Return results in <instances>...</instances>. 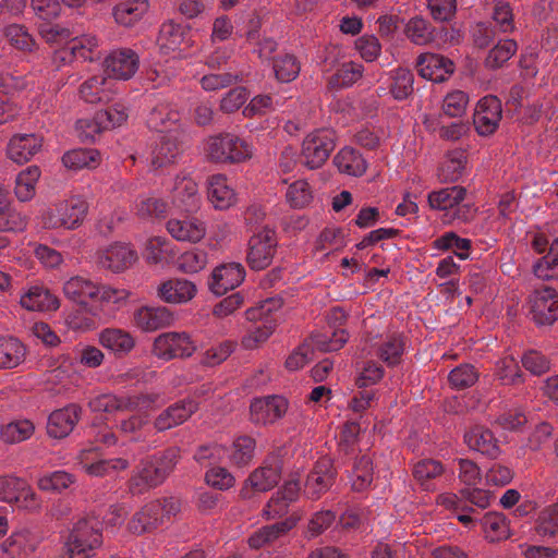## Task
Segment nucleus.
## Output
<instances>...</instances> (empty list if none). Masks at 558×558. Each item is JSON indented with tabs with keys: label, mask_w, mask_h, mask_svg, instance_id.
<instances>
[{
	"label": "nucleus",
	"mask_w": 558,
	"mask_h": 558,
	"mask_svg": "<svg viewBox=\"0 0 558 558\" xmlns=\"http://www.w3.org/2000/svg\"><path fill=\"white\" fill-rule=\"evenodd\" d=\"M208 198L218 209H226L234 204L235 194L225 175L215 174L208 179Z\"/></svg>",
	"instance_id": "obj_35"
},
{
	"label": "nucleus",
	"mask_w": 558,
	"mask_h": 558,
	"mask_svg": "<svg viewBox=\"0 0 558 558\" xmlns=\"http://www.w3.org/2000/svg\"><path fill=\"white\" fill-rule=\"evenodd\" d=\"M404 338L402 335L393 333L387 337L377 349L378 357L388 366L398 365L404 352Z\"/></svg>",
	"instance_id": "obj_47"
},
{
	"label": "nucleus",
	"mask_w": 558,
	"mask_h": 558,
	"mask_svg": "<svg viewBox=\"0 0 558 558\" xmlns=\"http://www.w3.org/2000/svg\"><path fill=\"white\" fill-rule=\"evenodd\" d=\"M195 350L196 345L186 332H163L153 344V353L165 361L191 356Z\"/></svg>",
	"instance_id": "obj_12"
},
{
	"label": "nucleus",
	"mask_w": 558,
	"mask_h": 558,
	"mask_svg": "<svg viewBox=\"0 0 558 558\" xmlns=\"http://www.w3.org/2000/svg\"><path fill=\"white\" fill-rule=\"evenodd\" d=\"M316 349L325 352L340 350L348 341V333L344 329L331 330L330 333H316L312 337Z\"/></svg>",
	"instance_id": "obj_59"
},
{
	"label": "nucleus",
	"mask_w": 558,
	"mask_h": 558,
	"mask_svg": "<svg viewBox=\"0 0 558 558\" xmlns=\"http://www.w3.org/2000/svg\"><path fill=\"white\" fill-rule=\"evenodd\" d=\"M198 409L193 399L180 400L160 412L155 418L154 426L158 432H165L184 423Z\"/></svg>",
	"instance_id": "obj_24"
},
{
	"label": "nucleus",
	"mask_w": 558,
	"mask_h": 558,
	"mask_svg": "<svg viewBox=\"0 0 558 558\" xmlns=\"http://www.w3.org/2000/svg\"><path fill=\"white\" fill-rule=\"evenodd\" d=\"M338 471L328 457L318 459L307 473L303 485V494L311 500H318L335 484Z\"/></svg>",
	"instance_id": "obj_9"
},
{
	"label": "nucleus",
	"mask_w": 558,
	"mask_h": 558,
	"mask_svg": "<svg viewBox=\"0 0 558 558\" xmlns=\"http://www.w3.org/2000/svg\"><path fill=\"white\" fill-rule=\"evenodd\" d=\"M205 154L208 160L217 163H239L252 157L250 145L231 133L209 136L206 141Z\"/></svg>",
	"instance_id": "obj_4"
},
{
	"label": "nucleus",
	"mask_w": 558,
	"mask_h": 558,
	"mask_svg": "<svg viewBox=\"0 0 558 558\" xmlns=\"http://www.w3.org/2000/svg\"><path fill=\"white\" fill-rule=\"evenodd\" d=\"M87 211V202L73 196L47 208L41 215V223L46 229L74 230L83 223Z\"/></svg>",
	"instance_id": "obj_5"
},
{
	"label": "nucleus",
	"mask_w": 558,
	"mask_h": 558,
	"mask_svg": "<svg viewBox=\"0 0 558 558\" xmlns=\"http://www.w3.org/2000/svg\"><path fill=\"white\" fill-rule=\"evenodd\" d=\"M338 170L349 175H362L366 170V162L362 155L352 147L342 148L333 158Z\"/></svg>",
	"instance_id": "obj_38"
},
{
	"label": "nucleus",
	"mask_w": 558,
	"mask_h": 558,
	"mask_svg": "<svg viewBox=\"0 0 558 558\" xmlns=\"http://www.w3.org/2000/svg\"><path fill=\"white\" fill-rule=\"evenodd\" d=\"M501 101L493 95L483 97L476 105L473 124L482 136L493 134L501 120Z\"/></svg>",
	"instance_id": "obj_16"
},
{
	"label": "nucleus",
	"mask_w": 558,
	"mask_h": 558,
	"mask_svg": "<svg viewBox=\"0 0 558 558\" xmlns=\"http://www.w3.org/2000/svg\"><path fill=\"white\" fill-rule=\"evenodd\" d=\"M173 198L179 201L186 211H195L198 208V186L190 178L177 179L173 187Z\"/></svg>",
	"instance_id": "obj_41"
},
{
	"label": "nucleus",
	"mask_w": 558,
	"mask_h": 558,
	"mask_svg": "<svg viewBox=\"0 0 558 558\" xmlns=\"http://www.w3.org/2000/svg\"><path fill=\"white\" fill-rule=\"evenodd\" d=\"M289 402L282 396H267L255 399L251 403V420L256 424H274L282 418L288 411Z\"/></svg>",
	"instance_id": "obj_17"
},
{
	"label": "nucleus",
	"mask_w": 558,
	"mask_h": 558,
	"mask_svg": "<svg viewBox=\"0 0 558 558\" xmlns=\"http://www.w3.org/2000/svg\"><path fill=\"white\" fill-rule=\"evenodd\" d=\"M174 317L165 306H142L134 313L135 326L144 332L170 327Z\"/></svg>",
	"instance_id": "obj_25"
},
{
	"label": "nucleus",
	"mask_w": 558,
	"mask_h": 558,
	"mask_svg": "<svg viewBox=\"0 0 558 558\" xmlns=\"http://www.w3.org/2000/svg\"><path fill=\"white\" fill-rule=\"evenodd\" d=\"M282 468L283 461L279 456H268L264 463L253 471L246 480V485L241 490L242 497H251L248 486L258 493H265L272 489L281 480Z\"/></svg>",
	"instance_id": "obj_10"
},
{
	"label": "nucleus",
	"mask_w": 558,
	"mask_h": 558,
	"mask_svg": "<svg viewBox=\"0 0 558 558\" xmlns=\"http://www.w3.org/2000/svg\"><path fill=\"white\" fill-rule=\"evenodd\" d=\"M0 499L27 510L38 507L36 494L28 484L23 478L12 475L0 476Z\"/></svg>",
	"instance_id": "obj_15"
},
{
	"label": "nucleus",
	"mask_w": 558,
	"mask_h": 558,
	"mask_svg": "<svg viewBox=\"0 0 558 558\" xmlns=\"http://www.w3.org/2000/svg\"><path fill=\"white\" fill-rule=\"evenodd\" d=\"M301 519L302 512L293 511L284 520L256 530L248 538L250 547L258 549L275 544L294 529Z\"/></svg>",
	"instance_id": "obj_18"
},
{
	"label": "nucleus",
	"mask_w": 558,
	"mask_h": 558,
	"mask_svg": "<svg viewBox=\"0 0 558 558\" xmlns=\"http://www.w3.org/2000/svg\"><path fill=\"white\" fill-rule=\"evenodd\" d=\"M184 133H169L160 137L151 153V165L158 169L177 161L184 146Z\"/></svg>",
	"instance_id": "obj_20"
},
{
	"label": "nucleus",
	"mask_w": 558,
	"mask_h": 558,
	"mask_svg": "<svg viewBox=\"0 0 558 558\" xmlns=\"http://www.w3.org/2000/svg\"><path fill=\"white\" fill-rule=\"evenodd\" d=\"M40 178V169L37 166H31L21 171L15 179L14 193L19 201H31L36 193V183Z\"/></svg>",
	"instance_id": "obj_43"
},
{
	"label": "nucleus",
	"mask_w": 558,
	"mask_h": 558,
	"mask_svg": "<svg viewBox=\"0 0 558 558\" xmlns=\"http://www.w3.org/2000/svg\"><path fill=\"white\" fill-rule=\"evenodd\" d=\"M99 341L102 347L122 356L128 354L135 345L134 338L128 331L107 328L100 332Z\"/></svg>",
	"instance_id": "obj_34"
},
{
	"label": "nucleus",
	"mask_w": 558,
	"mask_h": 558,
	"mask_svg": "<svg viewBox=\"0 0 558 558\" xmlns=\"http://www.w3.org/2000/svg\"><path fill=\"white\" fill-rule=\"evenodd\" d=\"M21 305L28 311L50 312L59 307L58 299L44 287L34 286L21 296Z\"/></svg>",
	"instance_id": "obj_33"
},
{
	"label": "nucleus",
	"mask_w": 558,
	"mask_h": 558,
	"mask_svg": "<svg viewBox=\"0 0 558 558\" xmlns=\"http://www.w3.org/2000/svg\"><path fill=\"white\" fill-rule=\"evenodd\" d=\"M168 202L157 196L142 198L136 204V215L142 220L163 219L169 213Z\"/></svg>",
	"instance_id": "obj_49"
},
{
	"label": "nucleus",
	"mask_w": 558,
	"mask_h": 558,
	"mask_svg": "<svg viewBox=\"0 0 558 558\" xmlns=\"http://www.w3.org/2000/svg\"><path fill=\"white\" fill-rule=\"evenodd\" d=\"M535 530L542 537H554L558 534V501L539 512Z\"/></svg>",
	"instance_id": "obj_56"
},
{
	"label": "nucleus",
	"mask_w": 558,
	"mask_h": 558,
	"mask_svg": "<svg viewBox=\"0 0 558 558\" xmlns=\"http://www.w3.org/2000/svg\"><path fill=\"white\" fill-rule=\"evenodd\" d=\"M107 71L120 80L131 78L138 69L137 53L130 48L113 50L105 60Z\"/></svg>",
	"instance_id": "obj_26"
},
{
	"label": "nucleus",
	"mask_w": 558,
	"mask_h": 558,
	"mask_svg": "<svg viewBox=\"0 0 558 558\" xmlns=\"http://www.w3.org/2000/svg\"><path fill=\"white\" fill-rule=\"evenodd\" d=\"M181 510V501L175 497L153 500L135 512L128 523L131 533L142 535L150 533L162 525Z\"/></svg>",
	"instance_id": "obj_2"
},
{
	"label": "nucleus",
	"mask_w": 558,
	"mask_h": 558,
	"mask_svg": "<svg viewBox=\"0 0 558 558\" xmlns=\"http://www.w3.org/2000/svg\"><path fill=\"white\" fill-rule=\"evenodd\" d=\"M167 230L175 240L193 243L201 241L206 234L204 222L195 217L170 219Z\"/></svg>",
	"instance_id": "obj_29"
},
{
	"label": "nucleus",
	"mask_w": 558,
	"mask_h": 558,
	"mask_svg": "<svg viewBox=\"0 0 558 558\" xmlns=\"http://www.w3.org/2000/svg\"><path fill=\"white\" fill-rule=\"evenodd\" d=\"M277 239L274 230L264 228L254 234L248 242L247 264L253 270L267 268L274 258Z\"/></svg>",
	"instance_id": "obj_14"
},
{
	"label": "nucleus",
	"mask_w": 558,
	"mask_h": 558,
	"mask_svg": "<svg viewBox=\"0 0 558 558\" xmlns=\"http://www.w3.org/2000/svg\"><path fill=\"white\" fill-rule=\"evenodd\" d=\"M518 45L513 39L499 40L488 52L484 60V65L489 70H497L504 66L508 60L517 52Z\"/></svg>",
	"instance_id": "obj_45"
},
{
	"label": "nucleus",
	"mask_w": 558,
	"mask_h": 558,
	"mask_svg": "<svg viewBox=\"0 0 558 558\" xmlns=\"http://www.w3.org/2000/svg\"><path fill=\"white\" fill-rule=\"evenodd\" d=\"M82 469L90 476L104 477L113 475L120 471L126 470L130 465L129 461L123 458L100 459L89 462L85 454L81 458Z\"/></svg>",
	"instance_id": "obj_37"
},
{
	"label": "nucleus",
	"mask_w": 558,
	"mask_h": 558,
	"mask_svg": "<svg viewBox=\"0 0 558 558\" xmlns=\"http://www.w3.org/2000/svg\"><path fill=\"white\" fill-rule=\"evenodd\" d=\"M43 137L32 134H15L7 145V156L17 165L28 162L41 148Z\"/></svg>",
	"instance_id": "obj_23"
},
{
	"label": "nucleus",
	"mask_w": 558,
	"mask_h": 558,
	"mask_svg": "<svg viewBox=\"0 0 558 558\" xmlns=\"http://www.w3.org/2000/svg\"><path fill=\"white\" fill-rule=\"evenodd\" d=\"M102 542V522L95 515L82 517L61 535V557L92 558Z\"/></svg>",
	"instance_id": "obj_1"
},
{
	"label": "nucleus",
	"mask_w": 558,
	"mask_h": 558,
	"mask_svg": "<svg viewBox=\"0 0 558 558\" xmlns=\"http://www.w3.org/2000/svg\"><path fill=\"white\" fill-rule=\"evenodd\" d=\"M363 72L364 66L362 64L352 61L345 62L330 76L328 84L332 88L349 87L362 77Z\"/></svg>",
	"instance_id": "obj_52"
},
{
	"label": "nucleus",
	"mask_w": 558,
	"mask_h": 558,
	"mask_svg": "<svg viewBox=\"0 0 558 558\" xmlns=\"http://www.w3.org/2000/svg\"><path fill=\"white\" fill-rule=\"evenodd\" d=\"M81 98L88 104L109 102L113 97L112 80L95 75L80 86Z\"/></svg>",
	"instance_id": "obj_27"
},
{
	"label": "nucleus",
	"mask_w": 558,
	"mask_h": 558,
	"mask_svg": "<svg viewBox=\"0 0 558 558\" xmlns=\"http://www.w3.org/2000/svg\"><path fill=\"white\" fill-rule=\"evenodd\" d=\"M138 259L136 251L126 243L114 242L97 251L96 263L112 274H121L131 268Z\"/></svg>",
	"instance_id": "obj_13"
},
{
	"label": "nucleus",
	"mask_w": 558,
	"mask_h": 558,
	"mask_svg": "<svg viewBox=\"0 0 558 558\" xmlns=\"http://www.w3.org/2000/svg\"><path fill=\"white\" fill-rule=\"evenodd\" d=\"M405 35L415 45H426L434 38L429 22L421 16H414L405 25Z\"/></svg>",
	"instance_id": "obj_53"
},
{
	"label": "nucleus",
	"mask_w": 558,
	"mask_h": 558,
	"mask_svg": "<svg viewBox=\"0 0 558 558\" xmlns=\"http://www.w3.org/2000/svg\"><path fill=\"white\" fill-rule=\"evenodd\" d=\"M352 489L355 492L365 490L373 481V466L371 458L361 456L354 461L350 474Z\"/></svg>",
	"instance_id": "obj_51"
},
{
	"label": "nucleus",
	"mask_w": 558,
	"mask_h": 558,
	"mask_svg": "<svg viewBox=\"0 0 558 558\" xmlns=\"http://www.w3.org/2000/svg\"><path fill=\"white\" fill-rule=\"evenodd\" d=\"M74 483V475L59 470L40 476L38 480V487L46 492L61 493Z\"/></svg>",
	"instance_id": "obj_54"
},
{
	"label": "nucleus",
	"mask_w": 558,
	"mask_h": 558,
	"mask_svg": "<svg viewBox=\"0 0 558 558\" xmlns=\"http://www.w3.org/2000/svg\"><path fill=\"white\" fill-rule=\"evenodd\" d=\"M439 250H453L459 259H465L469 256L471 241L458 236L454 232H447L434 242Z\"/></svg>",
	"instance_id": "obj_62"
},
{
	"label": "nucleus",
	"mask_w": 558,
	"mask_h": 558,
	"mask_svg": "<svg viewBox=\"0 0 558 558\" xmlns=\"http://www.w3.org/2000/svg\"><path fill=\"white\" fill-rule=\"evenodd\" d=\"M477 379L478 373L471 364H461L454 367L448 375L450 386L458 390L470 388Z\"/></svg>",
	"instance_id": "obj_61"
},
{
	"label": "nucleus",
	"mask_w": 558,
	"mask_h": 558,
	"mask_svg": "<svg viewBox=\"0 0 558 558\" xmlns=\"http://www.w3.org/2000/svg\"><path fill=\"white\" fill-rule=\"evenodd\" d=\"M416 68L422 77L442 83L453 73L454 63L445 56L427 52L417 57Z\"/></svg>",
	"instance_id": "obj_19"
},
{
	"label": "nucleus",
	"mask_w": 558,
	"mask_h": 558,
	"mask_svg": "<svg viewBox=\"0 0 558 558\" xmlns=\"http://www.w3.org/2000/svg\"><path fill=\"white\" fill-rule=\"evenodd\" d=\"M100 155L95 149H73L65 153L62 157L64 167L72 170H80L84 168L93 169L99 163Z\"/></svg>",
	"instance_id": "obj_48"
},
{
	"label": "nucleus",
	"mask_w": 558,
	"mask_h": 558,
	"mask_svg": "<svg viewBox=\"0 0 558 558\" xmlns=\"http://www.w3.org/2000/svg\"><path fill=\"white\" fill-rule=\"evenodd\" d=\"M335 146L333 131L317 130L303 140L301 160L307 168L318 169L328 160Z\"/></svg>",
	"instance_id": "obj_8"
},
{
	"label": "nucleus",
	"mask_w": 558,
	"mask_h": 558,
	"mask_svg": "<svg viewBox=\"0 0 558 558\" xmlns=\"http://www.w3.org/2000/svg\"><path fill=\"white\" fill-rule=\"evenodd\" d=\"M299 481H288L282 488L277 490L263 510V515L267 520L282 518L288 514L289 506L296 501L300 494Z\"/></svg>",
	"instance_id": "obj_21"
},
{
	"label": "nucleus",
	"mask_w": 558,
	"mask_h": 558,
	"mask_svg": "<svg viewBox=\"0 0 558 558\" xmlns=\"http://www.w3.org/2000/svg\"><path fill=\"white\" fill-rule=\"evenodd\" d=\"M148 8L147 0H125L113 8L112 15L119 25L132 27L143 19Z\"/></svg>",
	"instance_id": "obj_32"
},
{
	"label": "nucleus",
	"mask_w": 558,
	"mask_h": 558,
	"mask_svg": "<svg viewBox=\"0 0 558 558\" xmlns=\"http://www.w3.org/2000/svg\"><path fill=\"white\" fill-rule=\"evenodd\" d=\"M63 291L70 300L78 304L98 302L100 304L120 305L130 295L125 289L97 284L95 281H64Z\"/></svg>",
	"instance_id": "obj_3"
},
{
	"label": "nucleus",
	"mask_w": 558,
	"mask_h": 558,
	"mask_svg": "<svg viewBox=\"0 0 558 558\" xmlns=\"http://www.w3.org/2000/svg\"><path fill=\"white\" fill-rule=\"evenodd\" d=\"M196 291L193 281H162L157 288L158 296L171 304L189 302L195 296Z\"/></svg>",
	"instance_id": "obj_31"
},
{
	"label": "nucleus",
	"mask_w": 558,
	"mask_h": 558,
	"mask_svg": "<svg viewBox=\"0 0 558 558\" xmlns=\"http://www.w3.org/2000/svg\"><path fill=\"white\" fill-rule=\"evenodd\" d=\"M413 73L408 69L399 68L395 72L390 93L396 99H405L413 93Z\"/></svg>",
	"instance_id": "obj_64"
},
{
	"label": "nucleus",
	"mask_w": 558,
	"mask_h": 558,
	"mask_svg": "<svg viewBox=\"0 0 558 558\" xmlns=\"http://www.w3.org/2000/svg\"><path fill=\"white\" fill-rule=\"evenodd\" d=\"M442 472L441 463L432 459L421 460L413 466V476L425 490L434 489L433 481L439 477Z\"/></svg>",
	"instance_id": "obj_46"
},
{
	"label": "nucleus",
	"mask_w": 558,
	"mask_h": 558,
	"mask_svg": "<svg viewBox=\"0 0 558 558\" xmlns=\"http://www.w3.org/2000/svg\"><path fill=\"white\" fill-rule=\"evenodd\" d=\"M532 320L538 326H551L558 320V292L544 287L536 289L529 298Z\"/></svg>",
	"instance_id": "obj_11"
},
{
	"label": "nucleus",
	"mask_w": 558,
	"mask_h": 558,
	"mask_svg": "<svg viewBox=\"0 0 558 558\" xmlns=\"http://www.w3.org/2000/svg\"><path fill=\"white\" fill-rule=\"evenodd\" d=\"M166 478H162L151 459L144 461L137 472L131 477L129 489L132 495H142L160 485Z\"/></svg>",
	"instance_id": "obj_30"
},
{
	"label": "nucleus",
	"mask_w": 558,
	"mask_h": 558,
	"mask_svg": "<svg viewBox=\"0 0 558 558\" xmlns=\"http://www.w3.org/2000/svg\"><path fill=\"white\" fill-rule=\"evenodd\" d=\"M256 442L250 436L238 437L232 445L230 453L231 462L236 466H243L248 464L255 453Z\"/></svg>",
	"instance_id": "obj_55"
},
{
	"label": "nucleus",
	"mask_w": 558,
	"mask_h": 558,
	"mask_svg": "<svg viewBox=\"0 0 558 558\" xmlns=\"http://www.w3.org/2000/svg\"><path fill=\"white\" fill-rule=\"evenodd\" d=\"M27 218L17 211L8 201V195L0 190V231L19 232L26 228Z\"/></svg>",
	"instance_id": "obj_36"
},
{
	"label": "nucleus",
	"mask_w": 558,
	"mask_h": 558,
	"mask_svg": "<svg viewBox=\"0 0 558 558\" xmlns=\"http://www.w3.org/2000/svg\"><path fill=\"white\" fill-rule=\"evenodd\" d=\"M486 537L492 541H499L509 536V526L506 517L499 512H487L480 519Z\"/></svg>",
	"instance_id": "obj_50"
},
{
	"label": "nucleus",
	"mask_w": 558,
	"mask_h": 558,
	"mask_svg": "<svg viewBox=\"0 0 558 558\" xmlns=\"http://www.w3.org/2000/svg\"><path fill=\"white\" fill-rule=\"evenodd\" d=\"M181 119L180 112L169 104L161 102L154 107L148 117L147 125L155 131L162 132L177 124Z\"/></svg>",
	"instance_id": "obj_39"
},
{
	"label": "nucleus",
	"mask_w": 558,
	"mask_h": 558,
	"mask_svg": "<svg viewBox=\"0 0 558 558\" xmlns=\"http://www.w3.org/2000/svg\"><path fill=\"white\" fill-rule=\"evenodd\" d=\"M37 546V539L27 530L13 532L2 544L3 550L10 556L32 554Z\"/></svg>",
	"instance_id": "obj_42"
},
{
	"label": "nucleus",
	"mask_w": 558,
	"mask_h": 558,
	"mask_svg": "<svg viewBox=\"0 0 558 558\" xmlns=\"http://www.w3.org/2000/svg\"><path fill=\"white\" fill-rule=\"evenodd\" d=\"M81 414L82 408L76 403L53 411L48 417V435L57 439L66 437L78 422Z\"/></svg>",
	"instance_id": "obj_22"
},
{
	"label": "nucleus",
	"mask_w": 558,
	"mask_h": 558,
	"mask_svg": "<svg viewBox=\"0 0 558 558\" xmlns=\"http://www.w3.org/2000/svg\"><path fill=\"white\" fill-rule=\"evenodd\" d=\"M281 303L279 300L267 299L260 306L253 307L246 311L245 315L248 320H262V324L255 325L242 338V345L245 349H255L259 343L265 342L274 332L275 324L269 319L272 311L279 308Z\"/></svg>",
	"instance_id": "obj_7"
},
{
	"label": "nucleus",
	"mask_w": 558,
	"mask_h": 558,
	"mask_svg": "<svg viewBox=\"0 0 558 558\" xmlns=\"http://www.w3.org/2000/svg\"><path fill=\"white\" fill-rule=\"evenodd\" d=\"M464 441L470 449L490 458H496L499 453L498 440L492 430L483 425H475L465 432Z\"/></svg>",
	"instance_id": "obj_28"
},
{
	"label": "nucleus",
	"mask_w": 558,
	"mask_h": 558,
	"mask_svg": "<svg viewBox=\"0 0 558 558\" xmlns=\"http://www.w3.org/2000/svg\"><path fill=\"white\" fill-rule=\"evenodd\" d=\"M159 396L156 393H142L136 396L117 397L112 393H98L90 396L87 402L94 413L133 412L148 410L156 403Z\"/></svg>",
	"instance_id": "obj_6"
},
{
	"label": "nucleus",
	"mask_w": 558,
	"mask_h": 558,
	"mask_svg": "<svg viewBox=\"0 0 558 558\" xmlns=\"http://www.w3.org/2000/svg\"><path fill=\"white\" fill-rule=\"evenodd\" d=\"M274 72L276 78L283 83H289L296 78L300 73V63L293 54H282L274 59Z\"/></svg>",
	"instance_id": "obj_57"
},
{
	"label": "nucleus",
	"mask_w": 558,
	"mask_h": 558,
	"mask_svg": "<svg viewBox=\"0 0 558 558\" xmlns=\"http://www.w3.org/2000/svg\"><path fill=\"white\" fill-rule=\"evenodd\" d=\"M3 34L9 43L21 51H33L36 47L35 39L27 29L19 24H11L4 27Z\"/></svg>",
	"instance_id": "obj_60"
},
{
	"label": "nucleus",
	"mask_w": 558,
	"mask_h": 558,
	"mask_svg": "<svg viewBox=\"0 0 558 558\" xmlns=\"http://www.w3.org/2000/svg\"><path fill=\"white\" fill-rule=\"evenodd\" d=\"M24 345L15 338H0V368H12L23 362Z\"/></svg>",
	"instance_id": "obj_44"
},
{
	"label": "nucleus",
	"mask_w": 558,
	"mask_h": 558,
	"mask_svg": "<svg viewBox=\"0 0 558 558\" xmlns=\"http://www.w3.org/2000/svg\"><path fill=\"white\" fill-rule=\"evenodd\" d=\"M34 424L28 420L15 421L1 428L0 435L3 441L15 444L28 439L34 433Z\"/></svg>",
	"instance_id": "obj_58"
},
{
	"label": "nucleus",
	"mask_w": 558,
	"mask_h": 558,
	"mask_svg": "<svg viewBox=\"0 0 558 558\" xmlns=\"http://www.w3.org/2000/svg\"><path fill=\"white\" fill-rule=\"evenodd\" d=\"M466 190L462 186H451L432 192L428 195L429 206L438 210H447L459 205L465 197Z\"/></svg>",
	"instance_id": "obj_40"
},
{
	"label": "nucleus",
	"mask_w": 558,
	"mask_h": 558,
	"mask_svg": "<svg viewBox=\"0 0 558 558\" xmlns=\"http://www.w3.org/2000/svg\"><path fill=\"white\" fill-rule=\"evenodd\" d=\"M336 520V513L331 510H320L315 512L310 519L304 537L312 539L323 534Z\"/></svg>",
	"instance_id": "obj_63"
}]
</instances>
